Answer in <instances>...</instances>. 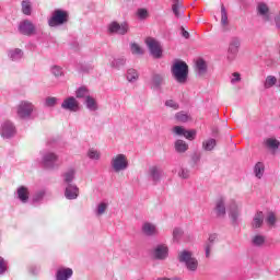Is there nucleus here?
Listing matches in <instances>:
<instances>
[{"instance_id": "nucleus-50", "label": "nucleus", "mask_w": 280, "mask_h": 280, "mask_svg": "<svg viewBox=\"0 0 280 280\" xmlns=\"http://www.w3.org/2000/svg\"><path fill=\"white\" fill-rule=\"evenodd\" d=\"M185 139H188V141H194L196 139V130H186L184 131Z\"/></svg>"}, {"instance_id": "nucleus-49", "label": "nucleus", "mask_w": 280, "mask_h": 280, "mask_svg": "<svg viewBox=\"0 0 280 280\" xmlns=\"http://www.w3.org/2000/svg\"><path fill=\"white\" fill-rule=\"evenodd\" d=\"M46 194L47 191H45V189L37 191L33 197V202H40V200L45 198Z\"/></svg>"}, {"instance_id": "nucleus-5", "label": "nucleus", "mask_w": 280, "mask_h": 280, "mask_svg": "<svg viewBox=\"0 0 280 280\" xmlns=\"http://www.w3.org/2000/svg\"><path fill=\"white\" fill-rule=\"evenodd\" d=\"M66 23H69V12L62 9H56L48 19L49 27H60V25H65Z\"/></svg>"}, {"instance_id": "nucleus-30", "label": "nucleus", "mask_w": 280, "mask_h": 280, "mask_svg": "<svg viewBox=\"0 0 280 280\" xmlns=\"http://www.w3.org/2000/svg\"><path fill=\"white\" fill-rule=\"evenodd\" d=\"M50 73L58 80L60 78H65V68L58 65H54L50 67Z\"/></svg>"}, {"instance_id": "nucleus-58", "label": "nucleus", "mask_w": 280, "mask_h": 280, "mask_svg": "<svg viewBox=\"0 0 280 280\" xmlns=\"http://www.w3.org/2000/svg\"><path fill=\"white\" fill-rule=\"evenodd\" d=\"M217 240H218V234H210L206 243L212 244L213 246H215Z\"/></svg>"}, {"instance_id": "nucleus-16", "label": "nucleus", "mask_w": 280, "mask_h": 280, "mask_svg": "<svg viewBox=\"0 0 280 280\" xmlns=\"http://www.w3.org/2000/svg\"><path fill=\"white\" fill-rule=\"evenodd\" d=\"M142 233L147 237H156L159 235V229L156 228V224L151 222H144L142 224Z\"/></svg>"}, {"instance_id": "nucleus-22", "label": "nucleus", "mask_w": 280, "mask_h": 280, "mask_svg": "<svg viewBox=\"0 0 280 280\" xmlns=\"http://www.w3.org/2000/svg\"><path fill=\"white\" fill-rule=\"evenodd\" d=\"M16 196L23 205H26L30 201V189L25 186H20L16 190Z\"/></svg>"}, {"instance_id": "nucleus-13", "label": "nucleus", "mask_w": 280, "mask_h": 280, "mask_svg": "<svg viewBox=\"0 0 280 280\" xmlns=\"http://www.w3.org/2000/svg\"><path fill=\"white\" fill-rule=\"evenodd\" d=\"M61 108H63V110L77 113V110H79L80 108V103H78V100H75V97L70 96L62 102Z\"/></svg>"}, {"instance_id": "nucleus-41", "label": "nucleus", "mask_w": 280, "mask_h": 280, "mask_svg": "<svg viewBox=\"0 0 280 280\" xmlns=\"http://www.w3.org/2000/svg\"><path fill=\"white\" fill-rule=\"evenodd\" d=\"M22 12L26 16H30L32 14V2L28 0H23L22 1Z\"/></svg>"}, {"instance_id": "nucleus-43", "label": "nucleus", "mask_w": 280, "mask_h": 280, "mask_svg": "<svg viewBox=\"0 0 280 280\" xmlns=\"http://www.w3.org/2000/svg\"><path fill=\"white\" fill-rule=\"evenodd\" d=\"M173 13L175 14L176 19H180L184 10L183 4H173L172 5Z\"/></svg>"}, {"instance_id": "nucleus-53", "label": "nucleus", "mask_w": 280, "mask_h": 280, "mask_svg": "<svg viewBox=\"0 0 280 280\" xmlns=\"http://www.w3.org/2000/svg\"><path fill=\"white\" fill-rule=\"evenodd\" d=\"M165 106H167L168 108H173L174 110H178L179 108L178 103H176L174 100H167L165 102Z\"/></svg>"}, {"instance_id": "nucleus-57", "label": "nucleus", "mask_w": 280, "mask_h": 280, "mask_svg": "<svg viewBox=\"0 0 280 280\" xmlns=\"http://www.w3.org/2000/svg\"><path fill=\"white\" fill-rule=\"evenodd\" d=\"M137 14L139 19H148V10L145 9H138Z\"/></svg>"}, {"instance_id": "nucleus-35", "label": "nucleus", "mask_w": 280, "mask_h": 280, "mask_svg": "<svg viewBox=\"0 0 280 280\" xmlns=\"http://www.w3.org/2000/svg\"><path fill=\"white\" fill-rule=\"evenodd\" d=\"M75 95L78 97V100H88L89 97H91V94L89 92V89L81 86L75 91Z\"/></svg>"}, {"instance_id": "nucleus-8", "label": "nucleus", "mask_w": 280, "mask_h": 280, "mask_svg": "<svg viewBox=\"0 0 280 280\" xmlns=\"http://www.w3.org/2000/svg\"><path fill=\"white\" fill-rule=\"evenodd\" d=\"M194 62V70L197 78H205L207 73H209V62H207L202 57H198Z\"/></svg>"}, {"instance_id": "nucleus-32", "label": "nucleus", "mask_w": 280, "mask_h": 280, "mask_svg": "<svg viewBox=\"0 0 280 280\" xmlns=\"http://www.w3.org/2000/svg\"><path fill=\"white\" fill-rule=\"evenodd\" d=\"M217 141L213 138L207 139L202 142V150H205V152H212V150L215 149L217 145Z\"/></svg>"}, {"instance_id": "nucleus-7", "label": "nucleus", "mask_w": 280, "mask_h": 280, "mask_svg": "<svg viewBox=\"0 0 280 280\" xmlns=\"http://www.w3.org/2000/svg\"><path fill=\"white\" fill-rule=\"evenodd\" d=\"M152 57L159 59L163 57V46L153 37H147L144 40Z\"/></svg>"}, {"instance_id": "nucleus-52", "label": "nucleus", "mask_w": 280, "mask_h": 280, "mask_svg": "<svg viewBox=\"0 0 280 280\" xmlns=\"http://www.w3.org/2000/svg\"><path fill=\"white\" fill-rule=\"evenodd\" d=\"M203 248H205L206 257L207 259H209V257H211V250H213V245L211 243H205Z\"/></svg>"}, {"instance_id": "nucleus-40", "label": "nucleus", "mask_w": 280, "mask_h": 280, "mask_svg": "<svg viewBox=\"0 0 280 280\" xmlns=\"http://www.w3.org/2000/svg\"><path fill=\"white\" fill-rule=\"evenodd\" d=\"M86 154L91 161H100L102 159V153L95 149H89Z\"/></svg>"}, {"instance_id": "nucleus-3", "label": "nucleus", "mask_w": 280, "mask_h": 280, "mask_svg": "<svg viewBox=\"0 0 280 280\" xmlns=\"http://www.w3.org/2000/svg\"><path fill=\"white\" fill-rule=\"evenodd\" d=\"M39 164L44 170H58L60 167V158L51 151H44L40 153Z\"/></svg>"}, {"instance_id": "nucleus-29", "label": "nucleus", "mask_w": 280, "mask_h": 280, "mask_svg": "<svg viewBox=\"0 0 280 280\" xmlns=\"http://www.w3.org/2000/svg\"><path fill=\"white\" fill-rule=\"evenodd\" d=\"M266 244V236L262 234H256L252 237V245L256 248H261Z\"/></svg>"}, {"instance_id": "nucleus-27", "label": "nucleus", "mask_w": 280, "mask_h": 280, "mask_svg": "<svg viewBox=\"0 0 280 280\" xmlns=\"http://www.w3.org/2000/svg\"><path fill=\"white\" fill-rule=\"evenodd\" d=\"M129 47L132 56H143L145 54L143 47L136 42L130 43Z\"/></svg>"}, {"instance_id": "nucleus-19", "label": "nucleus", "mask_w": 280, "mask_h": 280, "mask_svg": "<svg viewBox=\"0 0 280 280\" xmlns=\"http://www.w3.org/2000/svg\"><path fill=\"white\" fill-rule=\"evenodd\" d=\"M229 215L233 222V224H237V220H240V215H242V211L240 210V206L235 201H232L229 208Z\"/></svg>"}, {"instance_id": "nucleus-47", "label": "nucleus", "mask_w": 280, "mask_h": 280, "mask_svg": "<svg viewBox=\"0 0 280 280\" xmlns=\"http://www.w3.org/2000/svg\"><path fill=\"white\" fill-rule=\"evenodd\" d=\"M221 25H229V15L224 5L221 7Z\"/></svg>"}, {"instance_id": "nucleus-14", "label": "nucleus", "mask_w": 280, "mask_h": 280, "mask_svg": "<svg viewBox=\"0 0 280 280\" xmlns=\"http://www.w3.org/2000/svg\"><path fill=\"white\" fill-rule=\"evenodd\" d=\"M19 30L21 34H26L28 36L36 34V26L30 20H24L23 22H21L19 25Z\"/></svg>"}, {"instance_id": "nucleus-6", "label": "nucleus", "mask_w": 280, "mask_h": 280, "mask_svg": "<svg viewBox=\"0 0 280 280\" xmlns=\"http://www.w3.org/2000/svg\"><path fill=\"white\" fill-rule=\"evenodd\" d=\"M35 110L36 106L30 101H22L16 106V115L20 119H30Z\"/></svg>"}, {"instance_id": "nucleus-46", "label": "nucleus", "mask_w": 280, "mask_h": 280, "mask_svg": "<svg viewBox=\"0 0 280 280\" xmlns=\"http://www.w3.org/2000/svg\"><path fill=\"white\" fill-rule=\"evenodd\" d=\"M178 176H179V178H183L184 180H187L191 176V171H189V168H180L178 171Z\"/></svg>"}, {"instance_id": "nucleus-33", "label": "nucleus", "mask_w": 280, "mask_h": 280, "mask_svg": "<svg viewBox=\"0 0 280 280\" xmlns=\"http://www.w3.org/2000/svg\"><path fill=\"white\" fill-rule=\"evenodd\" d=\"M85 106L88 110H91L92 113H95V110L100 108L97 105V101H95V98H93L92 96H88V98L85 100Z\"/></svg>"}, {"instance_id": "nucleus-10", "label": "nucleus", "mask_w": 280, "mask_h": 280, "mask_svg": "<svg viewBox=\"0 0 280 280\" xmlns=\"http://www.w3.org/2000/svg\"><path fill=\"white\" fill-rule=\"evenodd\" d=\"M240 45L241 43L237 37L231 39L226 55L229 62H233L237 58V54L240 52Z\"/></svg>"}, {"instance_id": "nucleus-21", "label": "nucleus", "mask_w": 280, "mask_h": 280, "mask_svg": "<svg viewBox=\"0 0 280 280\" xmlns=\"http://www.w3.org/2000/svg\"><path fill=\"white\" fill-rule=\"evenodd\" d=\"M165 84V77L163 74L155 73L151 78V86L155 91H161V88Z\"/></svg>"}, {"instance_id": "nucleus-28", "label": "nucleus", "mask_w": 280, "mask_h": 280, "mask_svg": "<svg viewBox=\"0 0 280 280\" xmlns=\"http://www.w3.org/2000/svg\"><path fill=\"white\" fill-rule=\"evenodd\" d=\"M63 183L67 185H73V180L75 179V171L73 168L68 170L66 173L62 175Z\"/></svg>"}, {"instance_id": "nucleus-37", "label": "nucleus", "mask_w": 280, "mask_h": 280, "mask_svg": "<svg viewBox=\"0 0 280 280\" xmlns=\"http://www.w3.org/2000/svg\"><path fill=\"white\" fill-rule=\"evenodd\" d=\"M265 221L269 229H275L277 226V214H275V212H269Z\"/></svg>"}, {"instance_id": "nucleus-60", "label": "nucleus", "mask_w": 280, "mask_h": 280, "mask_svg": "<svg viewBox=\"0 0 280 280\" xmlns=\"http://www.w3.org/2000/svg\"><path fill=\"white\" fill-rule=\"evenodd\" d=\"M37 271H38V269H36V271L32 270V273H33V275H36Z\"/></svg>"}, {"instance_id": "nucleus-26", "label": "nucleus", "mask_w": 280, "mask_h": 280, "mask_svg": "<svg viewBox=\"0 0 280 280\" xmlns=\"http://www.w3.org/2000/svg\"><path fill=\"white\" fill-rule=\"evenodd\" d=\"M265 172H266V164H264V162H257L254 165V174H255L256 178H258V179L264 178Z\"/></svg>"}, {"instance_id": "nucleus-12", "label": "nucleus", "mask_w": 280, "mask_h": 280, "mask_svg": "<svg viewBox=\"0 0 280 280\" xmlns=\"http://www.w3.org/2000/svg\"><path fill=\"white\" fill-rule=\"evenodd\" d=\"M148 177L153 182V185H159V183H161V178H163V168L156 165L150 166Z\"/></svg>"}, {"instance_id": "nucleus-25", "label": "nucleus", "mask_w": 280, "mask_h": 280, "mask_svg": "<svg viewBox=\"0 0 280 280\" xmlns=\"http://www.w3.org/2000/svg\"><path fill=\"white\" fill-rule=\"evenodd\" d=\"M175 152L178 154H185L189 150V144L185 140H176L174 143Z\"/></svg>"}, {"instance_id": "nucleus-24", "label": "nucleus", "mask_w": 280, "mask_h": 280, "mask_svg": "<svg viewBox=\"0 0 280 280\" xmlns=\"http://www.w3.org/2000/svg\"><path fill=\"white\" fill-rule=\"evenodd\" d=\"M264 212L262 211H257L253 218L252 221V228L253 229H261L264 226Z\"/></svg>"}, {"instance_id": "nucleus-42", "label": "nucleus", "mask_w": 280, "mask_h": 280, "mask_svg": "<svg viewBox=\"0 0 280 280\" xmlns=\"http://www.w3.org/2000/svg\"><path fill=\"white\" fill-rule=\"evenodd\" d=\"M58 104V98L55 96H48L44 101L45 108H54Z\"/></svg>"}, {"instance_id": "nucleus-45", "label": "nucleus", "mask_w": 280, "mask_h": 280, "mask_svg": "<svg viewBox=\"0 0 280 280\" xmlns=\"http://www.w3.org/2000/svg\"><path fill=\"white\" fill-rule=\"evenodd\" d=\"M175 119H177V121H180L182 124H185L189 121V116L185 112H179L175 115Z\"/></svg>"}, {"instance_id": "nucleus-1", "label": "nucleus", "mask_w": 280, "mask_h": 280, "mask_svg": "<svg viewBox=\"0 0 280 280\" xmlns=\"http://www.w3.org/2000/svg\"><path fill=\"white\" fill-rule=\"evenodd\" d=\"M171 73L177 84L185 85L189 80V66L185 61L177 60L171 67Z\"/></svg>"}, {"instance_id": "nucleus-17", "label": "nucleus", "mask_w": 280, "mask_h": 280, "mask_svg": "<svg viewBox=\"0 0 280 280\" xmlns=\"http://www.w3.org/2000/svg\"><path fill=\"white\" fill-rule=\"evenodd\" d=\"M258 16L262 18V21H270V8L266 2H258L256 7Z\"/></svg>"}, {"instance_id": "nucleus-59", "label": "nucleus", "mask_w": 280, "mask_h": 280, "mask_svg": "<svg viewBox=\"0 0 280 280\" xmlns=\"http://www.w3.org/2000/svg\"><path fill=\"white\" fill-rule=\"evenodd\" d=\"M173 5H183L180 0H173Z\"/></svg>"}, {"instance_id": "nucleus-4", "label": "nucleus", "mask_w": 280, "mask_h": 280, "mask_svg": "<svg viewBox=\"0 0 280 280\" xmlns=\"http://www.w3.org/2000/svg\"><path fill=\"white\" fill-rule=\"evenodd\" d=\"M110 167L114 174H119L121 172H126L128 167H130V163L128 162V156L124 153H118L110 159Z\"/></svg>"}, {"instance_id": "nucleus-55", "label": "nucleus", "mask_w": 280, "mask_h": 280, "mask_svg": "<svg viewBox=\"0 0 280 280\" xmlns=\"http://www.w3.org/2000/svg\"><path fill=\"white\" fill-rule=\"evenodd\" d=\"M242 81V75L238 72H234L231 78V84H236V82Z\"/></svg>"}, {"instance_id": "nucleus-48", "label": "nucleus", "mask_w": 280, "mask_h": 280, "mask_svg": "<svg viewBox=\"0 0 280 280\" xmlns=\"http://www.w3.org/2000/svg\"><path fill=\"white\" fill-rule=\"evenodd\" d=\"M183 229H179V228H175L173 230V240L174 242H180V237H183Z\"/></svg>"}, {"instance_id": "nucleus-39", "label": "nucleus", "mask_w": 280, "mask_h": 280, "mask_svg": "<svg viewBox=\"0 0 280 280\" xmlns=\"http://www.w3.org/2000/svg\"><path fill=\"white\" fill-rule=\"evenodd\" d=\"M106 209H108V203L101 202L96 206L95 209V215L100 218L101 215H104L106 213Z\"/></svg>"}, {"instance_id": "nucleus-31", "label": "nucleus", "mask_w": 280, "mask_h": 280, "mask_svg": "<svg viewBox=\"0 0 280 280\" xmlns=\"http://www.w3.org/2000/svg\"><path fill=\"white\" fill-rule=\"evenodd\" d=\"M8 56L10 60H12L13 62H18V60H21L23 58V50H21L20 48L9 50Z\"/></svg>"}, {"instance_id": "nucleus-54", "label": "nucleus", "mask_w": 280, "mask_h": 280, "mask_svg": "<svg viewBox=\"0 0 280 280\" xmlns=\"http://www.w3.org/2000/svg\"><path fill=\"white\" fill-rule=\"evenodd\" d=\"M173 132L174 135H177V137H184L185 135V128L180 127V126H175L173 128Z\"/></svg>"}, {"instance_id": "nucleus-2", "label": "nucleus", "mask_w": 280, "mask_h": 280, "mask_svg": "<svg viewBox=\"0 0 280 280\" xmlns=\"http://www.w3.org/2000/svg\"><path fill=\"white\" fill-rule=\"evenodd\" d=\"M178 261L183 264V266L188 270V272H197L198 271V258L194 256V253L190 250L184 249L178 253Z\"/></svg>"}, {"instance_id": "nucleus-20", "label": "nucleus", "mask_w": 280, "mask_h": 280, "mask_svg": "<svg viewBox=\"0 0 280 280\" xmlns=\"http://www.w3.org/2000/svg\"><path fill=\"white\" fill-rule=\"evenodd\" d=\"M168 253L170 249L166 247V245H158L153 250V257L160 260L167 259Z\"/></svg>"}, {"instance_id": "nucleus-56", "label": "nucleus", "mask_w": 280, "mask_h": 280, "mask_svg": "<svg viewBox=\"0 0 280 280\" xmlns=\"http://www.w3.org/2000/svg\"><path fill=\"white\" fill-rule=\"evenodd\" d=\"M196 31H190L188 32L187 30H185V27H180V35L182 36H196Z\"/></svg>"}, {"instance_id": "nucleus-34", "label": "nucleus", "mask_w": 280, "mask_h": 280, "mask_svg": "<svg viewBox=\"0 0 280 280\" xmlns=\"http://www.w3.org/2000/svg\"><path fill=\"white\" fill-rule=\"evenodd\" d=\"M126 58L125 57H118L115 58L112 62H110V67L112 69H121L124 67H126Z\"/></svg>"}, {"instance_id": "nucleus-9", "label": "nucleus", "mask_w": 280, "mask_h": 280, "mask_svg": "<svg viewBox=\"0 0 280 280\" xmlns=\"http://www.w3.org/2000/svg\"><path fill=\"white\" fill-rule=\"evenodd\" d=\"M109 34H119L120 36H126L128 34L130 26L126 23L112 22L107 27Z\"/></svg>"}, {"instance_id": "nucleus-23", "label": "nucleus", "mask_w": 280, "mask_h": 280, "mask_svg": "<svg viewBox=\"0 0 280 280\" xmlns=\"http://www.w3.org/2000/svg\"><path fill=\"white\" fill-rule=\"evenodd\" d=\"M214 211L217 213V218H224L226 215V203L223 198L217 201Z\"/></svg>"}, {"instance_id": "nucleus-11", "label": "nucleus", "mask_w": 280, "mask_h": 280, "mask_svg": "<svg viewBox=\"0 0 280 280\" xmlns=\"http://www.w3.org/2000/svg\"><path fill=\"white\" fill-rule=\"evenodd\" d=\"M2 139H12V137L16 136V127L12 121L5 120L1 125V132H0Z\"/></svg>"}, {"instance_id": "nucleus-18", "label": "nucleus", "mask_w": 280, "mask_h": 280, "mask_svg": "<svg viewBox=\"0 0 280 280\" xmlns=\"http://www.w3.org/2000/svg\"><path fill=\"white\" fill-rule=\"evenodd\" d=\"M71 277H73V269L69 267H60L55 275L56 280H69Z\"/></svg>"}, {"instance_id": "nucleus-15", "label": "nucleus", "mask_w": 280, "mask_h": 280, "mask_svg": "<svg viewBox=\"0 0 280 280\" xmlns=\"http://www.w3.org/2000/svg\"><path fill=\"white\" fill-rule=\"evenodd\" d=\"M65 196L67 200H78V196H80V188L75 184H69L65 188Z\"/></svg>"}, {"instance_id": "nucleus-36", "label": "nucleus", "mask_w": 280, "mask_h": 280, "mask_svg": "<svg viewBox=\"0 0 280 280\" xmlns=\"http://www.w3.org/2000/svg\"><path fill=\"white\" fill-rule=\"evenodd\" d=\"M265 145L266 148L275 152V150H279L280 142L277 139L268 138L267 140H265Z\"/></svg>"}, {"instance_id": "nucleus-51", "label": "nucleus", "mask_w": 280, "mask_h": 280, "mask_svg": "<svg viewBox=\"0 0 280 280\" xmlns=\"http://www.w3.org/2000/svg\"><path fill=\"white\" fill-rule=\"evenodd\" d=\"M8 270V261L0 256V276L5 275Z\"/></svg>"}, {"instance_id": "nucleus-44", "label": "nucleus", "mask_w": 280, "mask_h": 280, "mask_svg": "<svg viewBox=\"0 0 280 280\" xmlns=\"http://www.w3.org/2000/svg\"><path fill=\"white\" fill-rule=\"evenodd\" d=\"M277 84V78L269 75L265 81V89H272Z\"/></svg>"}, {"instance_id": "nucleus-38", "label": "nucleus", "mask_w": 280, "mask_h": 280, "mask_svg": "<svg viewBox=\"0 0 280 280\" xmlns=\"http://www.w3.org/2000/svg\"><path fill=\"white\" fill-rule=\"evenodd\" d=\"M127 80L128 82H137L139 80V72L136 69L127 70Z\"/></svg>"}]
</instances>
